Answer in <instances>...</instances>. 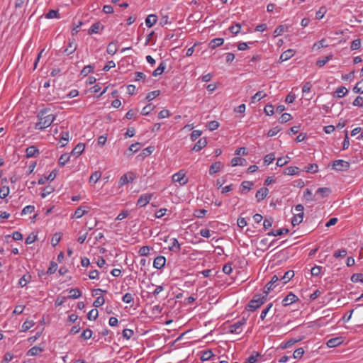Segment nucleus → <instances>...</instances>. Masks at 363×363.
Masks as SVG:
<instances>
[{"instance_id": "nucleus-1", "label": "nucleus", "mask_w": 363, "mask_h": 363, "mask_svg": "<svg viewBox=\"0 0 363 363\" xmlns=\"http://www.w3.org/2000/svg\"><path fill=\"white\" fill-rule=\"evenodd\" d=\"M50 108H45L39 111L37 115L38 122L35 123L36 130H44L49 127L55 121L56 116L50 114Z\"/></svg>"}, {"instance_id": "nucleus-2", "label": "nucleus", "mask_w": 363, "mask_h": 363, "mask_svg": "<svg viewBox=\"0 0 363 363\" xmlns=\"http://www.w3.org/2000/svg\"><path fill=\"white\" fill-rule=\"evenodd\" d=\"M247 322V319L244 317L242 318L241 320L238 322L230 325V333L239 334L241 333V328L242 325H245Z\"/></svg>"}, {"instance_id": "nucleus-3", "label": "nucleus", "mask_w": 363, "mask_h": 363, "mask_svg": "<svg viewBox=\"0 0 363 363\" xmlns=\"http://www.w3.org/2000/svg\"><path fill=\"white\" fill-rule=\"evenodd\" d=\"M350 167V163L342 160H335L333 163V168L337 171H347Z\"/></svg>"}, {"instance_id": "nucleus-4", "label": "nucleus", "mask_w": 363, "mask_h": 363, "mask_svg": "<svg viewBox=\"0 0 363 363\" xmlns=\"http://www.w3.org/2000/svg\"><path fill=\"white\" fill-rule=\"evenodd\" d=\"M174 182H179L180 185H184L187 183L188 179L185 178V173L183 170H180L172 176Z\"/></svg>"}, {"instance_id": "nucleus-5", "label": "nucleus", "mask_w": 363, "mask_h": 363, "mask_svg": "<svg viewBox=\"0 0 363 363\" xmlns=\"http://www.w3.org/2000/svg\"><path fill=\"white\" fill-rule=\"evenodd\" d=\"M152 194H142L137 201V206L139 207L145 206L152 198Z\"/></svg>"}, {"instance_id": "nucleus-6", "label": "nucleus", "mask_w": 363, "mask_h": 363, "mask_svg": "<svg viewBox=\"0 0 363 363\" xmlns=\"http://www.w3.org/2000/svg\"><path fill=\"white\" fill-rule=\"evenodd\" d=\"M135 179V175L133 172H128L127 174H123L119 181V184L121 186H123L130 182H133Z\"/></svg>"}, {"instance_id": "nucleus-7", "label": "nucleus", "mask_w": 363, "mask_h": 363, "mask_svg": "<svg viewBox=\"0 0 363 363\" xmlns=\"http://www.w3.org/2000/svg\"><path fill=\"white\" fill-rule=\"evenodd\" d=\"M298 300V297L293 293H289L282 301V305L287 306Z\"/></svg>"}, {"instance_id": "nucleus-8", "label": "nucleus", "mask_w": 363, "mask_h": 363, "mask_svg": "<svg viewBox=\"0 0 363 363\" xmlns=\"http://www.w3.org/2000/svg\"><path fill=\"white\" fill-rule=\"evenodd\" d=\"M104 26L101 22H96L91 25V26L88 30V33L89 35H92L94 33H99L100 31L104 29Z\"/></svg>"}, {"instance_id": "nucleus-9", "label": "nucleus", "mask_w": 363, "mask_h": 363, "mask_svg": "<svg viewBox=\"0 0 363 363\" xmlns=\"http://www.w3.org/2000/svg\"><path fill=\"white\" fill-rule=\"evenodd\" d=\"M263 303V301H257L255 299H252L247 306L246 309L250 311H255L258 308H259Z\"/></svg>"}, {"instance_id": "nucleus-10", "label": "nucleus", "mask_w": 363, "mask_h": 363, "mask_svg": "<svg viewBox=\"0 0 363 363\" xmlns=\"http://www.w3.org/2000/svg\"><path fill=\"white\" fill-rule=\"evenodd\" d=\"M279 280V277L278 275H274L271 280L265 285L264 288V294H268L269 291L272 289L273 285Z\"/></svg>"}, {"instance_id": "nucleus-11", "label": "nucleus", "mask_w": 363, "mask_h": 363, "mask_svg": "<svg viewBox=\"0 0 363 363\" xmlns=\"http://www.w3.org/2000/svg\"><path fill=\"white\" fill-rule=\"evenodd\" d=\"M269 194V189L267 188V187H262L261 189H259L256 194H255V197L257 200V201H262L264 199H265V197L268 195Z\"/></svg>"}, {"instance_id": "nucleus-12", "label": "nucleus", "mask_w": 363, "mask_h": 363, "mask_svg": "<svg viewBox=\"0 0 363 363\" xmlns=\"http://www.w3.org/2000/svg\"><path fill=\"white\" fill-rule=\"evenodd\" d=\"M166 262V259L163 256H158L157 257L153 262V267L156 269H162L164 265Z\"/></svg>"}, {"instance_id": "nucleus-13", "label": "nucleus", "mask_w": 363, "mask_h": 363, "mask_svg": "<svg viewBox=\"0 0 363 363\" xmlns=\"http://www.w3.org/2000/svg\"><path fill=\"white\" fill-rule=\"evenodd\" d=\"M254 186V183L250 181H244L240 185V193L242 194H246L248 191L252 189Z\"/></svg>"}, {"instance_id": "nucleus-14", "label": "nucleus", "mask_w": 363, "mask_h": 363, "mask_svg": "<svg viewBox=\"0 0 363 363\" xmlns=\"http://www.w3.org/2000/svg\"><path fill=\"white\" fill-rule=\"evenodd\" d=\"M171 245H169L168 248L170 251L177 253L180 251L181 247L177 238H172L170 240Z\"/></svg>"}, {"instance_id": "nucleus-15", "label": "nucleus", "mask_w": 363, "mask_h": 363, "mask_svg": "<svg viewBox=\"0 0 363 363\" xmlns=\"http://www.w3.org/2000/svg\"><path fill=\"white\" fill-rule=\"evenodd\" d=\"M207 145L206 138H200L192 148L193 151H200L202 148L205 147Z\"/></svg>"}, {"instance_id": "nucleus-16", "label": "nucleus", "mask_w": 363, "mask_h": 363, "mask_svg": "<svg viewBox=\"0 0 363 363\" xmlns=\"http://www.w3.org/2000/svg\"><path fill=\"white\" fill-rule=\"evenodd\" d=\"M332 191L330 188L328 187H321L318 188L315 192V195H319L320 198L323 199L328 197Z\"/></svg>"}, {"instance_id": "nucleus-17", "label": "nucleus", "mask_w": 363, "mask_h": 363, "mask_svg": "<svg viewBox=\"0 0 363 363\" xmlns=\"http://www.w3.org/2000/svg\"><path fill=\"white\" fill-rule=\"evenodd\" d=\"M342 337L331 338L328 340L326 345L328 347H335L342 342Z\"/></svg>"}, {"instance_id": "nucleus-18", "label": "nucleus", "mask_w": 363, "mask_h": 363, "mask_svg": "<svg viewBox=\"0 0 363 363\" xmlns=\"http://www.w3.org/2000/svg\"><path fill=\"white\" fill-rule=\"evenodd\" d=\"M223 164L221 162H216L213 163L210 167L209 174L211 175L216 174V172H219L221 168H223Z\"/></svg>"}, {"instance_id": "nucleus-19", "label": "nucleus", "mask_w": 363, "mask_h": 363, "mask_svg": "<svg viewBox=\"0 0 363 363\" xmlns=\"http://www.w3.org/2000/svg\"><path fill=\"white\" fill-rule=\"evenodd\" d=\"M295 54V51L294 50H291V49H289L286 51H284L283 53H281V55H280V57H279V61L280 62H284V61H286L290 58H291Z\"/></svg>"}, {"instance_id": "nucleus-20", "label": "nucleus", "mask_w": 363, "mask_h": 363, "mask_svg": "<svg viewBox=\"0 0 363 363\" xmlns=\"http://www.w3.org/2000/svg\"><path fill=\"white\" fill-rule=\"evenodd\" d=\"M77 45L74 43V39L69 40V45L63 50V52L67 55L72 54L77 49Z\"/></svg>"}, {"instance_id": "nucleus-21", "label": "nucleus", "mask_w": 363, "mask_h": 363, "mask_svg": "<svg viewBox=\"0 0 363 363\" xmlns=\"http://www.w3.org/2000/svg\"><path fill=\"white\" fill-rule=\"evenodd\" d=\"M223 42H224L223 38H214L210 41L208 46L211 49H215L217 47L223 45Z\"/></svg>"}, {"instance_id": "nucleus-22", "label": "nucleus", "mask_w": 363, "mask_h": 363, "mask_svg": "<svg viewBox=\"0 0 363 363\" xmlns=\"http://www.w3.org/2000/svg\"><path fill=\"white\" fill-rule=\"evenodd\" d=\"M157 21V16L154 15V14H150L146 18V20H145L146 26L148 28H151L156 23Z\"/></svg>"}, {"instance_id": "nucleus-23", "label": "nucleus", "mask_w": 363, "mask_h": 363, "mask_svg": "<svg viewBox=\"0 0 363 363\" xmlns=\"http://www.w3.org/2000/svg\"><path fill=\"white\" fill-rule=\"evenodd\" d=\"M84 148H85L84 144L79 143L72 150V154L78 157L82 153V152L84 150Z\"/></svg>"}, {"instance_id": "nucleus-24", "label": "nucleus", "mask_w": 363, "mask_h": 363, "mask_svg": "<svg viewBox=\"0 0 363 363\" xmlns=\"http://www.w3.org/2000/svg\"><path fill=\"white\" fill-rule=\"evenodd\" d=\"M347 92L348 90L345 86H341L335 90L334 93V96L337 98H342L344 96H345L347 94Z\"/></svg>"}, {"instance_id": "nucleus-25", "label": "nucleus", "mask_w": 363, "mask_h": 363, "mask_svg": "<svg viewBox=\"0 0 363 363\" xmlns=\"http://www.w3.org/2000/svg\"><path fill=\"white\" fill-rule=\"evenodd\" d=\"M26 153L27 157H33L39 154V150L35 146H30L26 149Z\"/></svg>"}, {"instance_id": "nucleus-26", "label": "nucleus", "mask_w": 363, "mask_h": 363, "mask_svg": "<svg viewBox=\"0 0 363 363\" xmlns=\"http://www.w3.org/2000/svg\"><path fill=\"white\" fill-rule=\"evenodd\" d=\"M303 212L298 213L292 218L291 223L294 226L300 224L303 221Z\"/></svg>"}, {"instance_id": "nucleus-27", "label": "nucleus", "mask_w": 363, "mask_h": 363, "mask_svg": "<svg viewBox=\"0 0 363 363\" xmlns=\"http://www.w3.org/2000/svg\"><path fill=\"white\" fill-rule=\"evenodd\" d=\"M294 277V272L293 270H289L286 272L282 277H281V280L284 281V283L286 284L289 281Z\"/></svg>"}, {"instance_id": "nucleus-28", "label": "nucleus", "mask_w": 363, "mask_h": 363, "mask_svg": "<svg viewBox=\"0 0 363 363\" xmlns=\"http://www.w3.org/2000/svg\"><path fill=\"white\" fill-rule=\"evenodd\" d=\"M299 173V168L297 167H289L284 171V174L286 175H295Z\"/></svg>"}, {"instance_id": "nucleus-29", "label": "nucleus", "mask_w": 363, "mask_h": 363, "mask_svg": "<svg viewBox=\"0 0 363 363\" xmlns=\"http://www.w3.org/2000/svg\"><path fill=\"white\" fill-rule=\"evenodd\" d=\"M165 67H166V64L164 62H162L160 65L158 66V67L154 70V72H152V75L154 77H157L158 75H160L163 73V72L164 71L165 69Z\"/></svg>"}, {"instance_id": "nucleus-30", "label": "nucleus", "mask_w": 363, "mask_h": 363, "mask_svg": "<svg viewBox=\"0 0 363 363\" xmlns=\"http://www.w3.org/2000/svg\"><path fill=\"white\" fill-rule=\"evenodd\" d=\"M316 195L315 194L314 196L312 194V191L309 189H306L305 191H304V193H303V198L306 199V201H315L317 200V199L315 198Z\"/></svg>"}, {"instance_id": "nucleus-31", "label": "nucleus", "mask_w": 363, "mask_h": 363, "mask_svg": "<svg viewBox=\"0 0 363 363\" xmlns=\"http://www.w3.org/2000/svg\"><path fill=\"white\" fill-rule=\"evenodd\" d=\"M81 296L82 293L80 290L77 288H75L70 289L68 298L75 299L79 298Z\"/></svg>"}, {"instance_id": "nucleus-32", "label": "nucleus", "mask_w": 363, "mask_h": 363, "mask_svg": "<svg viewBox=\"0 0 363 363\" xmlns=\"http://www.w3.org/2000/svg\"><path fill=\"white\" fill-rule=\"evenodd\" d=\"M43 351V349L41 348V347H39L38 346H34L33 347H31L28 352V355H30V356H36L38 355L40 352H42Z\"/></svg>"}, {"instance_id": "nucleus-33", "label": "nucleus", "mask_w": 363, "mask_h": 363, "mask_svg": "<svg viewBox=\"0 0 363 363\" xmlns=\"http://www.w3.org/2000/svg\"><path fill=\"white\" fill-rule=\"evenodd\" d=\"M106 51L109 55H111L116 54L117 52V47L116 43L114 42L110 43L107 46Z\"/></svg>"}, {"instance_id": "nucleus-34", "label": "nucleus", "mask_w": 363, "mask_h": 363, "mask_svg": "<svg viewBox=\"0 0 363 363\" xmlns=\"http://www.w3.org/2000/svg\"><path fill=\"white\" fill-rule=\"evenodd\" d=\"M55 191V188L52 186H45L42 193L40 194V196L42 198H45L48 195L50 194Z\"/></svg>"}, {"instance_id": "nucleus-35", "label": "nucleus", "mask_w": 363, "mask_h": 363, "mask_svg": "<svg viewBox=\"0 0 363 363\" xmlns=\"http://www.w3.org/2000/svg\"><path fill=\"white\" fill-rule=\"evenodd\" d=\"M101 177V173L99 171L94 172L89 178V182L96 184Z\"/></svg>"}, {"instance_id": "nucleus-36", "label": "nucleus", "mask_w": 363, "mask_h": 363, "mask_svg": "<svg viewBox=\"0 0 363 363\" xmlns=\"http://www.w3.org/2000/svg\"><path fill=\"white\" fill-rule=\"evenodd\" d=\"M260 354L254 352L249 357H247L245 360V363H255L257 360V357H259Z\"/></svg>"}, {"instance_id": "nucleus-37", "label": "nucleus", "mask_w": 363, "mask_h": 363, "mask_svg": "<svg viewBox=\"0 0 363 363\" xmlns=\"http://www.w3.org/2000/svg\"><path fill=\"white\" fill-rule=\"evenodd\" d=\"M213 356V354L211 350H206L203 352V354L201 357V360L204 362L210 359Z\"/></svg>"}, {"instance_id": "nucleus-38", "label": "nucleus", "mask_w": 363, "mask_h": 363, "mask_svg": "<svg viewBox=\"0 0 363 363\" xmlns=\"http://www.w3.org/2000/svg\"><path fill=\"white\" fill-rule=\"evenodd\" d=\"M151 250H152V247L150 246H143L140 248L138 253L140 256H147Z\"/></svg>"}, {"instance_id": "nucleus-39", "label": "nucleus", "mask_w": 363, "mask_h": 363, "mask_svg": "<svg viewBox=\"0 0 363 363\" xmlns=\"http://www.w3.org/2000/svg\"><path fill=\"white\" fill-rule=\"evenodd\" d=\"M333 58V55H328L326 57H325L322 60H318L317 62H316V65L319 67H323L330 60H331Z\"/></svg>"}, {"instance_id": "nucleus-40", "label": "nucleus", "mask_w": 363, "mask_h": 363, "mask_svg": "<svg viewBox=\"0 0 363 363\" xmlns=\"http://www.w3.org/2000/svg\"><path fill=\"white\" fill-rule=\"evenodd\" d=\"M9 187L7 186H3L0 187V198L5 199L9 194Z\"/></svg>"}, {"instance_id": "nucleus-41", "label": "nucleus", "mask_w": 363, "mask_h": 363, "mask_svg": "<svg viewBox=\"0 0 363 363\" xmlns=\"http://www.w3.org/2000/svg\"><path fill=\"white\" fill-rule=\"evenodd\" d=\"M86 213H87V211L84 209L82 206H79L75 211L74 216L77 218H82Z\"/></svg>"}, {"instance_id": "nucleus-42", "label": "nucleus", "mask_w": 363, "mask_h": 363, "mask_svg": "<svg viewBox=\"0 0 363 363\" xmlns=\"http://www.w3.org/2000/svg\"><path fill=\"white\" fill-rule=\"evenodd\" d=\"M30 278L31 277L29 274L23 276L19 279L18 284L22 287L25 286L27 284V283L30 281Z\"/></svg>"}, {"instance_id": "nucleus-43", "label": "nucleus", "mask_w": 363, "mask_h": 363, "mask_svg": "<svg viewBox=\"0 0 363 363\" xmlns=\"http://www.w3.org/2000/svg\"><path fill=\"white\" fill-rule=\"evenodd\" d=\"M245 162V160L241 157H235L232 159L231 164L233 167L237 165H244L243 162Z\"/></svg>"}, {"instance_id": "nucleus-44", "label": "nucleus", "mask_w": 363, "mask_h": 363, "mask_svg": "<svg viewBox=\"0 0 363 363\" xmlns=\"http://www.w3.org/2000/svg\"><path fill=\"white\" fill-rule=\"evenodd\" d=\"M57 264L56 262L52 261L50 263L49 268H48V271L46 272V273L48 274H52L57 271Z\"/></svg>"}, {"instance_id": "nucleus-45", "label": "nucleus", "mask_w": 363, "mask_h": 363, "mask_svg": "<svg viewBox=\"0 0 363 363\" xmlns=\"http://www.w3.org/2000/svg\"><path fill=\"white\" fill-rule=\"evenodd\" d=\"M160 94V90H156V91L149 92L146 96V100L147 101H150L153 100L155 97L159 96Z\"/></svg>"}, {"instance_id": "nucleus-46", "label": "nucleus", "mask_w": 363, "mask_h": 363, "mask_svg": "<svg viewBox=\"0 0 363 363\" xmlns=\"http://www.w3.org/2000/svg\"><path fill=\"white\" fill-rule=\"evenodd\" d=\"M306 171L308 173H315L318 171V166L316 164H310L306 167Z\"/></svg>"}, {"instance_id": "nucleus-47", "label": "nucleus", "mask_w": 363, "mask_h": 363, "mask_svg": "<svg viewBox=\"0 0 363 363\" xmlns=\"http://www.w3.org/2000/svg\"><path fill=\"white\" fill-rule=\"evenodd\" d=\"M70 156L67 154H62L59 159V164L60 166H64L69 160Z\"/></svg>"}, {"instance_id": "nucleus-48", "label": "nucleus", "mask_w": 363, "mask_h": 363, "mask_svg": "<svg viewBox=\"0 0 363 363\" xmlns=\"http://www.w3.org/2000/svg\"><path fill=\"white\" fill-rule=\"evenodd\" d=\"M45 17L47 18H59L60 14L57 10H50L48 13H46Z\"/></svg>"}, {"instance_id": "nucleus-49", "label": "nucleus", "mask_w": 363, "mask_h": 363, "mask_svg": "<svg viewBox=\"0 0 363 363\" xmlns=\"http://www.w3.org/2000/svg\"><path fill=\"white\" fill-rule=\"evenodd\" d=\"M99 312L97 309L91 310L87 314V318L89 320H96L98 317Z\"/></svg>"}, {"instance_id": "nucleus-50", "label": "nucleus", "mask_w": 363, "mask_h": 363, "mask_svg": "<svg viewBox=\"0 0 363 363\" xmlns=\"http://www.w3.org/2000/svg\"><path fill=\"white\" fill-rule=\"evenodd\" d=\"M34 325L33 320H26L22 325V331L26 332Z\"/></svg>"}, {"instance_id": "nucleus-51", "label": "nucleus", "mask_w": 363, "mask_h": 363, "mask_svg": "<svg viewBox=\"0 0 363 363\" xmlns=\"http://www.w3.org/2000/svg\"><path fill=\"white\" fill-rule=\"evenodd\" d=\"M361 47V40L359 38L354 40L352 43L350 48L352 50H359Z\"/></svg>"}, {"instance_id": "nucleus-52", "label": "nucleus", "mask_w": 363, "mask_h": 363, "mask_svg": "<svg viewBox=\"0 0 363 363\" xmlns=\"http://www.w3.org/2000/svg\"><path fill=\"white\" fill-rule=\"evenodd\" d=\"M273 218L272 217L265 218L263 223V226L265 230L270 228L272 226Z\"/></svg>"}, {"instance_id": "nucleus-53", "label": "nucleus", "mask_w": 363, "mask_h": 363, "mask_svg": "<svg viewBox=\"0 0 363 363\" xmlns=\"http://www.w3.org/2000/svg\"><path fill=\"white\" fill-rule=\"evenodd\" d=\"M291 118L292 117L290 113H284L281 116V117L279 119V121L281 123H284L290 121Z\"/></svg>"}, {"instance_id": "nucleus-54", "label": "nucleus", "mask_w": 363, "mask_h": 363, "mask_svg": "<svg viewBox=\"0 0 363 363\" xmlns=\"http://www.w3.org/2000/svg\"><path fill=\"white\" fill-rule=\"evenodd\" d=\"M210 130H215L219 127V123L216 121H211L206 125Z\"/></svg>"}, {"instance_id": "nucleus-55", "label": "nucleus", "mask_w": 363, "mask_h": 363, "mask_svg": "<svg viewBox=\"0 0 363 363\" xmlns=\"http://www.w3.org/2000/svg\"><path fill=\"white\" fill-rule=\"evenodd\" d=\"M325 13H326L325 7H324V6L320 7V9L315 13V18L318 19V20L323 18Z\"/></svg>"}, {"instance_id": "nucleus-56", "label": "nucleus", "mask_w": 363, "mask_h": 363, "mask_svg": "<svg viewBox=\"0 0 363 363\" xmlns=\"http://www.w3.org/2000/svg\"><path fill=\"white\" fill-rule=\"evenodd\" d=\"M275 160V155L274 153H269L264 158V162L267 164H271Z\"/></svg>"}, {"instance_id": "nucleus-57", "label": "nucleus", "mask_w": 363, "mask_h": 363, "mask_svg": "<svg viewBox=\"0 0 363 363\" xmlns=\"http://www.w3.org/2000/svg\"><path fill=\"white\" fill-rule=\"evenodd\" d=\"M92 334H93V332L90 329H86L84 330L82 335H81V337L84 339V340H88V339H90L92 336Z\"/></svg>"}, {"instance_id": "nucleus-58", "label": "nucleus", "mask_w": 363, "mask_h": 363, "mask_svg": "<svg viewBox=\"0 0 363 363\" xmlns=\"http://www.w3.org/2000/svg\"><path fill=\"white\" fill-rule=\"evenodd\" d=\"M155 150V147L149 146L143 150L142 155L144 157L150 155Z\"/></svg>"}, {"instance_id": "nucleus-59", "label": "nucleus", "mask_w": 363, "mask_h": 363, "mask_svg": "<svg viewBox=\"0 0 363 363\" xmlns=\"http://www.w3.org/2000/svg\"><path fill=\"white\" fill-rule=\"evenodd\" d=\"M362 278H363V274L357 273V274H354L352 275L351 281L352 282H358V281L362 282Z\"/></svg>"}, {"instance_id": "nucleus-60", "label": "nucleus", "mask_w": 363, "mask_h": 363, "mask_svg": "<svg viewBox=\"0 0 363 363\" xmlns=\"http://www.w3.org/2000/svg\"><path fill=\"white\" fill-rule=\"evenodd\" d=\"M363 84V79L357 83L356 86L353 88V91L355 93H361L363 94V86L360 85Z\"/></svg>"}, {"instance_id": "nucleus-61", "label": "nucleus", "mask_w": 363, "mask_h": 363, "mask_svg": "<svg viewBox=\"0 0 363 363\" xmlns=\"http://www.w3.org/2000/svg\"><path fill=\"white\" fill-rule=\"evenodd\" d=\"M133 334V330L130 329H124L122 333L123 337L127 340H129Z\"/></svg>"}, {"instance_id": "nucleus-62", "label": "nucleus", "mask_w": 363, "mask_h": 363, "mask_svg": "<svg viewBox=\"0 0 363 363\" xmlns=\"http://www.w3.org/2000/svg\"><path fill=\"white\" fill-rule=\"evenodd\" d=\"M105 302V299L104 296H99L96 298V299L94 301L93 305L94 307L98 308L102 306Z\"/></svg>"}, {"instance_id": "nucleus-63", "label": "nucleus", "mask_w": 363, "mask_h": 363, "mask_svg": "<svg viewBox=\"0 0 363 363\" xmlns=\"http://www.w3.org/2000/svg\"><path fill=\"white\" fill-rule=\"evenodd\" d=\"M60 240H61L60 235L59 233H55L52 238V240H51L52 245L53 247H55L60 242Z\"/></svg>"}, {"instance_id": "nucleus-64", "label": "nucleus", "mask_w": 363, "mask_h": 363, "mask_svg": "<svg viewBox=\"0 0 363 363\" xmlns=\"http://www.w3.org/2000/svg\"><path fill=\"white\" fill-rule=\"evenodd\" d=\"M352 105L354 106L363 107V97L360 96H357L352 102Z\"/></svg>"}]
</instances>
